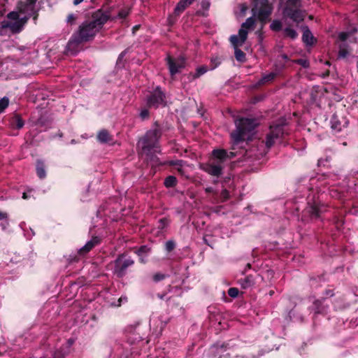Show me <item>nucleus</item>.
Wrapping results in <instances>:
<instances>
[{
  "label": "nucleus",
  "mask_w": 358,
  "mask_h": 358,
  "mask_svg": "<svg viewBox=\"0 0 358 358\" xmlns=\"http://www.w3.org/2000/svg\"><path fill=\"white\" fill-rule=\"evenodd\" d=\"M203 7H204V6H206V8H207L208 6H209V3L205 4V3L203 2Z\"/></svg>",
  "instance_id": "61"
},
{
  "label": "nucleus",
  "mask_w": 358,
  "mask_h": 358,
  "mask_svg": "<svg viewBox=\"0 0 358 358\" xmlns=\"http://www.w3.org/2000/svg\"><path fill=\"white\" fill-rule=\"evenodd\" d=\"M241 45L240 44L237 45H234L235 48V57L237 61L243 62L245 60V54L240 49L238 48V46Z\"/></svg>",
  "instance_id": "28"
},
{
  "label": "nucleus",
  "mask_w": 358,
  "mask_h": 358,
  "mask_svg": "<svg viewBox=\"0 0 358 358\" xmlns=\"http://www.w3.org/2000/svg\"><path fill=\"white\" fill-rule=\"evenodd\" d=\"M167 60L171 76L178 73L180 69L185 67V59L182 57H180L177 59H173L169 57Z\"/></svg>",
  "instance_id": "11"
},
{
  "label": "nucleus",
  "mask_w": 358,
  "mask_h": 358,
  "mask_svg": "<svg viewBox=\"0 0 358 358\" xmlns=\"http://www.w3.org/2000/svg\"><path fill=\"white\" fill-rule=\"evenodd\" d=\"M285 36L294 40L297 38V32L292 28L287 27L283 29Z\"/></svg>",
  "instance_id": "27"
},
{
  "label": "nucleus",
  "mask_w": 358,
  "mask_h": 358,
  "mask_svg": "<svg viewBox=\"0 0 358 358\" xmlns=\"http://www.w3.org/2000/svg\"><path fill=\"white\" fill-rule=\"evenodd\" d=\"M236 129L231 136L235 143L245 140L248 134L252 131L257 126L255 120L251 118H241L235 122Z\"/></svg>",
  "instance_id": "4"
},
{
  "label": "nucleus",
  "mask_w": 358,
  "mask_h": 358,
  "mask_svg": "<svg viewBox=\"0 0 358 358\" xmlns=\"http://www.w3.org/2000/svg\"><path fill=\"white\" fill-rule=\"evenodd\" d=\"M350 33L349 32H341L338 35V38L342 41H345L350 37Z\"/></svg>",
  "instance_id": "46"
},
{
  "label": "nucleus",
  "mask_w": 358,
  "mask_h": 358,
  "mask_svg": "<svg viewBox=\"0 0 358 358\" xmlns=\"http://www.w3.org/2000/svg\"><path fill=\"white\" fill-rule=\"evenodd\" d=\"M169 224V220L166 218H162L159 220V225L158 228L160 229H164L165 227H166Z\"/></svg>",
  "instance_id": "38"
},
{
  "label": "nucleus",
  "mask_w": 358,
  "mask_h": 358,
  "mask_svg": "<svg viewBox=\"0 0 358 358\" xmlns=\"http://www.w3.org/2000/svg\"><path fill=\"white\" fill-rule=\"evenodd\" d=\"M331 123L332 129L336 130L337 131H340L341 130V124L336 115H333L331 120Z\"/></svg>",
  "instance_id": "31"
},
{
  "label": "nucleus",
  "mask_w": 358,
  "mask_h": 358,
  "mask_svg": "<svg viewBox=\"0 0 358 358\" xmlns=\"http://www.w3.org/2000/svg\"><path fill=\"white\" fill-rule=\"evenodd\" d=\"M203 7H204V6H206V8H207L208 6H209V3L205 4V3L203 2Z\"/></svg>",
  "instance_id": "60"
},
{
  "label": "nucleus",
  "mask_w": 358,
  "mask_h": 358,
  "mask_svg": "<svg viewBox=\"0 0 358 358\" xmlns=\"http://www.w3.org/2000/svg\"><path fill=\"white\" fill-rule=\"evenodd\" d=\"M0 220L3 221L1 226L3 229H6L8 226V215L6 213L0 211Z\"/></svg>",
  "instance_id": "33"
},
{
  "label": "nucleus",
  "mask_w": 358,
  "mask_h": 358,
  "mask_svg": "<svg viewBox=\"0 0 358 358\" xmlns=\"http://www.w3.org/2000/svg\"><path fill=\"white\" fill-rule=\"evenodd\" d=\"M285 126L284 123H280L273 124L270 127L269 132L266 134L265 142L268 149L271 148L277 140L283 137L285 133Z\"/></svg>",
  "instance_id": "9"
},
{
  "label": "nucleus",
  "mask_w": 358,
  "mask_h": 358,
  "mask_svg": "<svg viewBox=\"0 0 358 358\" xmlns=\"http://www.w3.org/2000/svg\"><path fill=\"white\" fill-rule=\"evenodd\" d=\"M168 164L174 166L180 174H183L184 171L182 167L185 164V162L183 160H171L168 162Z\"/></svg>",
  "instance_id": "23"
},
{
  "label": "nucleus",
  "mask_w": 358,
  "mask_h": 358,
  "mask_svg": "<svg viewBox=\"0 0 358 358\" xmlns=\"http://www.w3.org/2000/svg\"><path fill=\"white\" fill-rule=\"evenodd\" d=\"M229 193L227 189H224L221 192V196L223 198V201H226L229 198Z\"/></svg>",
  "instance_id": "49"
},
{
  "label": "nucleus",
  "mask_w": 358,
  "mask_h": 358,
  "mask_svg": "<svg viewBox=\"0 0 358 358\" xmlns=\"http://www.w3.org/2000/svg\"><path fill=\"white\" fill-rule=\"evenodd\" d=\"M110 17L108 10H99L93 13L90 19L84 21L75 33L84 42L91 41Z\"/></svg>",
  "instance_id": "2"
},
{
  "label": "nucleus",
  "mask_w": 358,
  "mask_h": 358,
  "mask_svg": "<svg viewBox=\"0 0 358 358\" xmlns=\"http://www.w3.org/2000/svg\"><path fill=\"white\" fill-rule=\"evenodd\" d=\"M294 63H296L297 64H299L302 66L303 68H308L310 66V63L308 60L305 59H298L293 61Z\"/></svg>",
  "instance_id": "36"
},
{
  "label": "nucleus",
  "mask_w": 358,
  "mask_h": 358,
  "mask_svg": "<svg viewBox=\"0 0 358 358\" xmlns=\"http://www.w3.org/2000/svg\"><path fill=\"white\" fill-rule=\"evenodd\" d=\"M270 27L273 31H278L282 29V23L279 20H274L271 24Z\"/></svg>",
  "instance_id": "34"
},
{
  "label": "nucleus",
  "mask_w": 358,
  "mask_h": 358,
  "mask_svg": "<svg viewBox=\"0 0 358 358\" xmlns=\"http://www.w3.org/2000/svg\"><path fill=\"white\" fill-rule=\"evenodd\" d=\"M254 6L252 9L254 16L262 21L265 22L272 12V7L267 0H252Z\"/></svg>",
  "instance_id": "8"
},
{
  "label": "nucleus",
  "mask_w": 358,
  "mask_h": 358,
  "mask_svg": "<svg viewBox=\"0 0 358 358\" xmlns=\"http://www.w3.org/2000/svg\"><path fill=\"white\" fill-rule=\"evenodd\" d=\"M129 9H127V8L122 9L118 13L117 17L120 19H124L129 15Z\"/></svg>",
  "instance_id": "44"
},
{
  "label": "nucleus",
  "mask_w": 358,
  "mask_h": 358,
  "mask_svg": "<svg viewBox=\"0 0 358 358\" xmlns=\"http://www.w3.org/2000/svg\"><path fill=\"white\" fill-rule=\"evenodd\" d=\"M203 7H204V6H206V8H207L208 6H209V3L205 4V3L203 2Z\"/></svg>",
  "instance_id": "59"
},
{
  "label": "nucleus",
  "mask_w": 358,
  "mask_h": 358,
  "mask_svg": "<svg viewBox=\"0 0 358 358\" xmlns=\"http://www.w3.org/2000/svg\"><path fill=\"white\" fill-rule=\"evenodd\" d=\"M303 29V36L302 41L307 45H312L315 42V38L312 34L310 30L307 26H304L302 27Z\"/></svg>",
  "instance_id": "17"
},
{
  "label": "nucleus",
  "mask_w": 358,
  "mask_h": 358,
  "mask_svg": "<svg viewBox=\"0 0 358 358\" xmlns=\"http://www.w3.org/2000/svg\"><path fill=\"white\" fill-rule=\"evenodd\" d=\"M221 63V60L219 57H214L211 59L212 66L210 67L211 70L215 69Z\"/></svg>",
  "instance_id": "43"
},
{
  "label": "nucleus",
  "mask_w": 358,
  "mask_h": 358,
  "mask_svg": "<svg viewBox=\"0 0 358 358\" xmlns=\"http://www.w3.org/2000/svg\"><path fill=\"white\" fill-rule=\"evenodd\" d=\"M85 43L81 41L78 35L74 32L67 43L66 51L71 55H76L79 51V46L81 43Z\"/></svg>",
  "instance_id": "12"
},
{
  "label": "nucleus",
  "mask_w": 358,
  "mask_h": 358,
  "mask_svg": "<svg viewBox=\"0 0 358 358\" xmlns=\"http://www.w3.org/2000/svg\"><path fill=\"white\" fill-rule=\"evenodd\" d=\"M114 265L113 273L118 278L124 277L129 267L134 264V259L125 253L120 254L113 262Z\"/></svg>",
  "instance_id": "6"
},
{
  "label": "nucleus",
  "mask_w": 358,
  "mask_h": 358,
  "mask_svg": "<svg viewBox=\"0 0 358 358\" xmlns=\"http://www.w3.org/2000/svg\"><path fill=\"white\" fill-rule=\"evenodd\" d=\"M166 278V275L160 273H155L152 279L155 282H159L163 280Z\"/></svg>",
  "instance_id": "45"
},
{
  "label": "nucleus",
  "mask_w": 358,
  "mask_h": 358,
  "mask_svg": "<svg viewBox=\"0 0 358 358\" xmlns=\"http://www.w3.org/2000/svg\"><path fill=\"white\" fill-rule=\"evenodd\" d=\"M126 52H127V51H126V50H124V51H123V52H122L120 53V55H119V57H118L117 62H120V61L122 59V58H123V57H124V55H126Z\"/></svg>",
  "instance_id": "51"
},
{
  "label": "nucleus",
  "mask_w": 358,
  "mask_h": 358,
  "mask_svg": "<svg viewBox=\"0 0 358 358\" xmlns=\"http://www.w3.org/2000/svg\"><path fill=\"white\" fill-rule=\"evenodd\" d=\"M27 21L26 18L20 17L18 20L8 22L3 27L10 29L13 33H19L22 31L23 27L26 24Z\"/></svg>",
  "instance_id": "14"
},
{
  "label": "nucleus",
  "mask_w": 358,
  "mask_h": 358,
  "mask_svg": "<svg viewBox=\"0 0 358 358\" xmlns=\"http://www.w3.org/2000/svg\"><path fill=\"white\" fill-rule=\"evenodd\" d=\"M213 156L214 159L213 161H215L217 163L222 164L227 159L228 152L225 150H214L213 151Z\"/></svg>",
  "instance_id": "18"
},
{
  "label": "nucleus",
  "mask_w": 358,
  "mask_h": 358,
  "mask_svg": "<svg viewBox=\"0 0 358 358\" xmlns=\"http://www.w3.org/2000/svg\"><path fill=\"white\" fill-rule=\"evenodd\" d=\"M276 75L277 74L275 73H273V72H271L270 73L264 75L262 76V78L259 80L258 84L259 85H264V84H265L266 83H269V82H271V81L274 80V78H275Z\"/></svg>",
  "instance_id": "26"
},
{
  "label": "nucleus",
  "mask_w": 358,
  "mask_h": 358,
  "mask_svg": "<svg viewBox=\"0 0 358 358\" xmlns=\"http://www.w3.org/2000/svg\"><path fill=\"white\" fill-rule=\"evenodd\" d=\"M313 310L316 314H324L327 313L328 306L324 304V300H315L313 302Z\"/></svg>",
  "instance_id": "19"
},
{
  "label": "nucleus",
  "mask_w": 358,
  "mask_h": 358,
  "mask_svg": "<svg viewBox=\"0 0 358 358\" xmlns=\"http://www.w3.org/2000/svg\"><path fill=\"white\" fill-rule=\"evenodd\" d=\"M325 64H326L327 66H329V65H330V62H328V61H327V62H325Z\"/></svg>",
  "instance_id": "62"
},
{
  "label": "nucleus",
  "mask_w": 358,
  "mask_h": 358,
  "mask_svg": "<svg viewBox=\"0 0 358 358\" xmlns=\"http://www.w3.org/2000/svg\"><path fill=\"white\" fill-rule=\"evenodd\" d=\"M235 156L234 153L232 152H230L228 153L227 159H231Z\"/></svg>",
  "instance_id": "55"
},
{
  "label": "nucleus",
  "mask_w": 358,
  "mask_h": 358,
  "mask_svg": "<svg viewBox=\"0 0 358 358\" xmlns=\"http://www.w3.org/2000/svg\"><path fill=\"white\" fill-rule=\"evenodd\" d=\"M84 0H73V4L75 6H77L78 4H80V3H82Z\"/></svg>",
  "instance_id": "54"
},
{
  "label": "nucleus",
  "mask_w": 358,
  "mask_h": 358,
  "mask_svg": "<svg viewBox=\"0 0 358 358\" xmlns=\"http://www.w3.org/2000/svg\"><path fill=\"white\" fill-rule=\"evenodd\" d=\"M282 57L285 60L288 59V57L286 55H282Z\"/></svg>",
  "instance_id": "58"
},
{
  "label": "nucleus",
  "mask_w": 358,
  "mask_h": 358,
  "mask_svg": "<svg viewBox=\"0 0 358 358\" xmlns=\"http://www.w3.org/2000/svg\"><path fill=\"white\" fill-rule=\"evenodd\" d=\"M158 296H159L160 299H162L164 298V296H163V295H159H159H158Z\"/></svg>",
  "instance_id": "63"
},
{
  "label": "nucleus",
  "mask_w": 358,
  "mask_h": 358,
  "mask_svg": "<svg viewBox=\"0 0 358 358\" xmlns=\"http://www.w3.org/2000/svg\"><path fill=\"white\" fill-rule=\"evenodd\" d=\"M349 52L348 50L343 45H340L338 51L339 58H345L348 55Z\"/></svg>",
  "instance_id": "37"
},
{
  "label": "nucleus",
  "mask_w": 358,
  "mask_h": 358,
  "mask_svg": "<svg viewBox=\"0 0 358 358\" xmlns=\"http://www.w3.org/2000/svg\"><path fill=\"white\" fill-rule=\"evenodd\" d=\"M140 116L143 120H145L149 116V112L147 109H143L141 110L140 113Z\"/></svg>",
  "instance_id": "48"
},
{
  "label": "nucleus",
  "mask_w": 358,
  "mask_h": 358,
  "mask_svg": "<svg viewBox=\"0 0 358 358\" xmlns=\"http://www.w3.org/2000/svg\"><path fill=\"white\" fill-rule=\"evenodd\" d=\"M36 173L38 176L43 179L46 176V173L45 170V165L43 162L41 160H38L36 163Z\"/></svg>",
  "instance_id": "25"
},
{
  "label": "nucleus",
  "mask_w": 358,
  "mask_h": 358,
  "mask_svg": "<svg viewBox=\"0 0 358 358\" xmlns=\"http://www.w3.org/2000/svg\"><path fill=\"white\" fill-rule=\"evenodd\" d=\"M11 126L15 129H21L24 126L23 120L17 115L15 116L11 121Z\"/></svg>",
  "instance_id": "29"
},
{
  "label": "nucleus",
  "mask_w": 358,
  "mask_h": 358,
  "mask_svg": "<svg viewBox=\"0 0 358 358\" xmlns=\"http://www.w3.org/2000/svg\"><path fill=\"white\" fill-rule=\"evenodd\" d=\"M97 138L101 143H108L112 140L109 133L105 129H102L99 132Z\"/></svg>",
  "instance_id": "22"
},
{
  "label": "nucleus",
  "mask_w": 358,
  "mask_h": 358,
  "mask_svg": "<svg viewBox=\"0 0 358 358\" xmlns=\"http://www.w3.org/2000/svg\"><path fill=\"white\" fill-rule=\"evenodd\" d=\"M22 198H23L24 199H27L28 198V194H27V193L24 192V193H23V194H22Z\"/></svg>",
  "instance_id": "56"
},
{
  "label": "nucleus",
  "mask_w": 358,
  "mask_h": 358,
  "mask_svg": "<svg viewBox=\"0 0 358 358\" xmlns=\"http://www.w3.org/2000/svg\"><path fill=\"white\" fill-rule=\"evenodd\" d=\"M238 283L243 289H248L254 285V280L252 276H246L244 278L238 280Z\"/></svg>",
  "instance_id": "21"
},
{
  "label": "nucleus",
  "mask_w": 358,
  "mask_h": 358,
  "mask_svg": "<svg viewBox=\"0 0 358 358\" xmlns=\"http://www.w3.org/2000/svg\"><path fill=\"white\" fill-rule=\"evenodd\" d=\"M138 26H135V27H134V29H138Z\"/></svg>",
  "instance_id": "64"
},
{
  "label": "nucleus",
  "mask_w": 358,
  "mask_h": 358,
  "mask_svg": "<svg viewBox=\"0 0 358 358\" xmlns=\"http://www.w3.org/2000/svg\"><path fill=\"white\" fill-rule=\"evenodd\" d=\"M203 169L208 173L218 177L222 174V166L212 160L210 163L204 165Z\"/></svg>",
  "instance_id": "13"
},
{
  "label": "nucleus",
  "mask_w": 358,
  "mask_h": 358,
  "mask_svg": "<svg viewBox=\"0 0 358 358\" xmlns=\"http://www.w3.org/2000/svg\"><path fill=\"white\" fill-rule=\"evenodd\" d=\"M161 136L162 130L157 123H155V127L148 131L138 143L140 155L145 156V159L150 162L152 166L159 164V159L156 154L161 152L159 145Z\"/></svg>",
  "instance_id": "1"
},
{
  "label": "nucleus",
  "mask_w": 358,
  "mask_h": 358,
  "mask_svg": "<svg viewBox=\"0 0 358 358\" xmlns=\"http://www.w3.org/2000/svg\"><path fill=\"white\" fill-rule=\"evenodd\" d=\"M19 14H20L18 12H15V11H13V12H10L8 14V18L10 19V20H12L13 21H16V20H18L20 18L19 17Z\"/></svg>",
  "instance_id": "41"
},
{
  "label": "nucleus",
  "mask_w": 358,
  "mask_h": 358,
  "mask_svg": "<svg viewBox=\"0 0 358 358\" xmlns=\"http://www.w3.org/2000/svg\"><path fill=\"white\" fill-rule=\"evenodd\" d=\"M238 289L236 287H231L228 290V294L232 298L238 296Z\"/></svg>",
  "instance_id": "42"
},
{
  "label": "nucleus",
  "mask_w": 358,
  "mask_h": 358,
  "mask_svg": "<svg viewBox=\"0 0 358 358\" xmlns=\"http://www.w3.org/2000/svg\"><path fill=\"white\" fill-rule=\"evenodd\" d=\"M37 0H26V1H20L17 3V10L19 13L24 15L23 18L26 20L32 17L34 23L36 24L38 17V9L36 8V3Z\"/></svg>",
  "instance_id": "5"
},
{
  "label": "nucleus",
  "mask_w": 358,
  "mask_h": 358,
  "mask_svg": "<svg viewBox=\"0 0 358 358\" xmlns=\"http://www.w3.org/2000/svg\"><path fill=\"white\" fill-rule=\"evenodd\" d=\"M127 297H120V299H119V301L121 302L122 301H127Z\"/></svg>",
  "instance_id": "57"
},
{
  "label": "nucleus",
  "mask_w": 358,
  "mask_h": 358,
  "mask_svg": "<svg viewBox=\"0 0 358 358\" xmlns=\"http://www.w3.org/2000/svg\"><path fill=\"white\" fill-rule=\"evenodd\" d=\"M165 103V94L159 87L147 97V105L150 108H158L159 106H164Z\"/></svg>",
  "instance_id": "10"
},
{
  "label": "nucleus",
  "mask_w": 358,
  "mask_h": 358,
  "mask_svg": "<svg viewBox=\"0 0 358 358\" xmlns=\"http://www.w3.org/2000/svg\"><path fill=\"white\" fill-rule=\"evenodd\" d=\"M77 19V16L73 13L69 14L67 17L66 21L68 23H73Z\"/></svg>",
  "instance_id": "47"
},
{
  "label": "nucleus",
  "mask_w": 358,
  "mask_h": 358,
  "mask_svg": "<svg viewBox=\"0 0 358 358\" xmlns=\"http://www.w3.org/2000/svg\"><path fill=\"white\" fill-rule=\"evenodd\" d=\"M308 211L312 218H318L321 213L320 208L316 204L310 206Z\"/></svg>",
  "instance_id": "24"
},
{
  "label": "nucleus",
  "mask_w": 358,
  "mask_h": 358,
  "mask_svg": "<svg viewBox=\"0 0 358 358\" xmlns=\"http://www.w3.org/2000/svg\"><path fill=\"white\" fill-rule=\"evenodd\" d=\"M255 20L253 17H248L245 22L241 24L238 31V35H232L230 37V41L233 45L238 44L243 45L247 39L248 30L255 28Z\"/></svg>",
  "instance_id": "7"
},
{
  "label": "nucleus",
  "mask_w": 358,
  "mask_h": 358,
  "mask_svg": "<svg viewBox=\"0 0 358 358\" xmlns=\"http://www.w3.org/2000/svg\"><path fill=\"white\" fill-rule=\"evenodd\" d=\"M208 70V68L206 66H201L198 67L196 69V73L193 75L194 78H198L205 73H206Z\"/></svg>",
  "instance_id": "32"
},
{
  "label": "nucleus",
  "mask_w": 358,
  "mask_h": 358,
  "mask_svg": "<svg viewBox=\"0 0 358 358\" xmlns=\"http://www.w3.org/2000/svg\"><path fill=\"white\" fill-rule=\"evenodd\" d=\"M325 294H326V296H334V293H333L332 290H330V289L327 290V291L325 292Z\"/></svg>",
  "instance_id": "53"
},
{
  "label": "nucleus",
  "mask_w": 358,
  "mask_h": 358,
  "mask_svg": "<svg viewBox=\"0 0 358 358\" xmlns=\"http://www.w3.org/2000/svg\"><path fill=\"white\" fill-rule=\"evenodd\" d=\"M176 247V243L173 241H168L165 244V249L167 252H171Z\"/></svg>",
  "instance_id": "39"
},
{
  "label": "nucleus",
  "mask_w": 358,
  "mask_h": 358,
  "mask_svg": "<svg viewBox=\"0 0 358 358\" xmlns=\"http://www.w3.org/2000/svg\"><path fill=\"white\" fill-rule=\"evenodd\" d=\"M229 343H217L215 345H213L210 350V352L215 355V357H217V358H222L221 354L225 352L227 349H229Z\"/></svg>",
  "instance_id": "16"
},
{
  "label": "nucleus",
  "mask_w": 358,
  "mask_h": 358,
  "mask_svg": "<svg viewBox=\"0 0 358 358\" xmlns=\"http://www.w3.org/2000/svg\"><path fill=\"white\" fill-rule=\"evenodd\" d=\"M54 358H63V355L59 352H56Z\"/></svg>",
  "instance_id": "52"
},
{
  "label": "nucleus",
  "mask_w": 358,
  "mask_h": 358,
  "mask_svg": "<svg viewBox=\"0 0 358 358\" xmlns=\"http://www.w3.org/2000/svg\"><path fill=\"white\" fill-rule=\"evenodd\" d=\"M177 184V179L175 176H170L166 178L164 180V185L166 187H175Z\"/></svg>",
  "instance_id": "30"
},
{
  "label": "nucleus",
  "mask_w": 358,
  "mask_h": 358,
  "mask_svg": "<svg viewBox=\"0 0 358 358\" xmlns=\"http://www.w3.org/2000/svg\"><path fill=\"white\" fill-rule=\"evenodd\" d=\"M9 103V100L7 97L4 96L0 99V113L3 112V110L8 107Z\"/></svg>",
  "instance_id": "35"
},
{
  "label": "nucleus",
  "mask_w": 358,
  "mask_h": 358,
  "mask_svg": "<svg viewBox=\"0 0 358 358\" xmlns=\"http://www.w3.org/2000/svg\"><path fill=\"white\" fill-rule=\"evenodd\" d=\"M150 252V248L146 245H142L136 252L137 255L141 256Z\"/></svg>",
  "instance_id": "40"
},
{
  "label": "nucleus",
  "mask_w": 358,
  "mask_h": 358,
  "mask_svg": "<svg viewBox=\"0 0 358 358\" xmlns=\"http://www.w3.org/2000/svg\"><path fill=\"white\" fill-rule=\"evenodd\" d=\"M99 242L100 240L98 237H93L90 241H87L86 244L79 250V255L82 256L85 255L91 250H92V248L97 245L99 243Z\"/></svg>",
  "instance_id": "15"
},
{
  "label": "nucleus",
  "mask_w": 358,
  "mask_h": 358,
  "mask_svg": "<svg viewBox=\"0 0 358 358\" xmlns=\"http://www.w3.org/2000/svg\"><path fill=\"white\" fill-rule=\"evenodd\" d=\"M285 19H289L294 22L299 23L303 21L306 13L301 8L300 0H287L282 10Z\"/></svg>",
  "instance_id": "3"
},
{
  "label": "nucleus",
  "mask_w": 358,
  "mask_h": 358,
  "mask_svg": "<svg viewBox=\"0 0 358 358\" xmlns=\"http://www.w3.org/2000/svg\"><path fill=\"white\" fill-rule=\"evenodd\" d=\"M194 0H180L176 7L175 8V13L176 15H180L182 12L185 10V9L190 5Z\"/></svg>",
  "instance_id": "20"
},
{
  "label": "nucleus",
  "mask_w": 358,
  "mask_h": 358,
  "mask_svg": "<svg viewBox=\"0 0 358 358\" xmlns=\"http://www.w3.org/2000/svg\"><path fill=\"white\" fill-rule=\"evenodd\" d=\"M205 191H206V192H207V193H214V194H217V192H215L214 191L213 188V187H206V188L205 189Z\"/></svg>",
  "instance_id": "50"
}]
</instances>
